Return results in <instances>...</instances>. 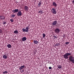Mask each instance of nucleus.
<instances>
[{
  "mask_svg": "<svg viewBox=\"0 0 74 74\" xmlns=\"http://www.w3.org/2000/svg\"><path fill=\"white\" fill-rule=\"evenodd\" d=\"M70 62L73 63H74V58L72 56H70L68 58Z\"/></svg>",
  "mask_w": 74,
  "mask_h": 74,
  "instance_id": "f257e3e1",
  "label": "nucleus"
},
{
  "mask_svg": "<svg viewBox=\"0 0 74 74\" xmlns=\"http://www.w3.org/2000/svg\"><path fill=\"white\" fill-rule=\"evenodd\" d=\"M54 32L55 33L59 34V33H60V29H59L57 28L55 29Z\"/></svg>",
  "mask_w": 74,
  "mask_h": 74,
  "instance_id": "f03ea898",
  "label": "nucleus"
},
{
  "mask_svg": "<svg viewBox=\"0 0 74 74\" xmlns=\"http://www.w3.org/2000/svg\"><path fill=\"white\" fill-rule=\"evenodd\" d=\"M23 32H29V27H27L25 28V29L23 28L22 29Z\"/></svg>",
  "mask_w": 74,
  "mask_h": 74,
  "instance_id": "7ed1b4c3",
  "label": "nucleus"
},
{
  "mask_svg": "<svg viewBox=\"0 0 74 74\" xmlns=\"http://www.w3.org/2000/svg\"><path fill=\"white\" fill-rule=\"evenodd\" d=\"M51 10L52 12L54 14H56V13H57V12H56V9L55 8H52Z\"/></svg>",
  "mask_w": 74,
  "mask_h": 74,
  "instance_id": "20e7f679",
  "label": "nucleus"
},
{
  "mask_svg": "<svg viewBox=\"0 0 74 74\" xmlns=\"http://www.w3.org/2000/svg\"><path fill=\"white\" fill-rule=\"evenodd\" d=\"M62 56L64 57V58L65 59H69V57L68 55L66 53H65L64 55H63Z\"/></svg>",
  "mask_w": 74,
  "mask_h": 74,
  "instance_id": "39448f33",
  "label": "nucleus"
},
{
  "mask_svg": "<svg viewBox=\"0 0 74 74\" xmlns=\"http://www.w3.org/2000/svg\"><path fill=\"white\" fill-rule=\"evenodd\" d=\"M16 15L17 16H22V12H21V11H18V12L16 14Z\"/></svg>",
  "mask_w": 74,
  "mask_h": 74,
  "instance_id": "423d86ee",
  "label": "nucleus"
},
{
  "mask_svg": "<svg viewBox=\"0 0 74 74\" xmlns=\"http://www.w3.org/2000/svg\"><path fill=\"white\" fill-rule=\"evenodd\" d=\"M57 24V21H55L53 22L52 23V25L53 26H56V25Z\"/></svg>",
  "mask_w": 74,
  "mask_h": 74,
  "instance_id": "0eeeda50",
  "label": "nucleus"
},
{
  "mask_svg": "<svg viewBox=\"0 0 74 74\" xmlns=\"http://www.w3.org/2000/svg\"><path fill=\"white\" fill-rule=\"evenodd\" d=\"M53 7H55V8H56V7H57V4H56V3L55 2H53L52 3V5Z\"/></svg>",
  "mask_w": 74,
  "mask_h": 74,
  "instance_id": "6e6552de",
  "label": "nucleus"
},
{
  "mask_svg": "<svg viewBox=\"0 0 74 74\" xmlns=\"http://www.w3.org/2000/svg\"><path fill=\"white\" fill-rule=\"evenodd\" d=\"M5 17L4 16L0 15V19L1 20H4L5 19Z\"/></svg>",
  "mask_w": 74,
  "mask_h": 74,
  "instance_id": "1a4fd4ad",
  "label": "nucleus"
},
{
  "mask_svg": "<svg viewBox=\"0 0 74 74\" xmlns=\"http://www.w3.org/2000/svg\"><path fill=\"white\" fill-rule=\"evenodd\" d=\"M22 41H26V40H27V38H26V37H24L22 38Z\"/></svg>",
  "mask_w": 74,
  "mask_h": 74,
  "instance_id": "9d476101",
  "label": "nucleus"
},
{
  "mask_svg": "<svg viewBox=\"0 0 74 74\" xmlns=\"http://www.w3.org/2000/svg\"><path fill=\"white\" fill-rule=\"evenodd\" d=\"M29 8H28V7L27 6H25L24 7V10L25 11H28V10Z\"/></svg>",
  "mask_w": 74,
  "mask_h": 74,
  "instance_id": "9b49d317",
  "label": "nucleus"
},
{
  "mask_svg": "<svg viewBox=\"0 0 74 74\" xmlns=\"http://www.w3.org/2000/svg\"><path fill=\"white\" fill-rule=\"evenodd\" d=\"M25 66L24 65H23V66H22L21 67L19 66V70H20L21 71V70H22V69H23V68L25 67Z\"/></svg>",
  "mask_w": 74,
  "mask_h": 74,
  "instance_id": "f8f14e48",
  "label": "nucleus"
},
{
  "mask_svg": "<svg viewBox=\"0 0 74 74\" xmlns=\"http://www.w3.org/2000/svg\"><path fill=\"white\" fill-rule=\"evenodd\" d=\"M34 43L35 44H37L38 43V42L37 40H34Z\"/></svg>",
  "mask_w": 74,
  "mask_h": 74,
  "instance_id": "ddd939ff",
  "label": "nucleus"
},
{
  "mask_svg": "<svg viewBox=\"0 0 74 74\" xmlns=\"http://www.w3.org/2000/svg\"><path fill=\"white\" fill-rule=\"evenodd\" d=\"M7 47L9 48H11V47H12V46L11 45V44H8L7 45Z\"/></svg>",
  "mask_w": 74,
  "mask_h": 74,
  "instance_id": "4468645a",
  "label": "nucleus"
},
{
  "mask_svg": "<svg viewBox=\"0 0 74 74\" xmlns=\"http://www.w3.org/2000/svg\"><path fill=\"white\" fill-rule=\"evenodd\" d=\"M66 54L67 55L69 56H72L71 55H72V53H66Z\"/></svg>",
  "mask_w": 74,
  "mask_h": 74,
  "instance_id": "2eb2a0df",
  "label": "nucleus"
},
{
  "mask_svg": "<svg viewBox=\"0 0 74 74\" xmlns=\"http://www.w3.org/2000/svg\"><path fill=\"white\" fill-rule=\"evenodd\" d=\"M41 5V1H40L38 4V7H40Z\"/></svg>",
  "mask_w": 74,
  "mask_h": 74,
  "instance_id": "dca6fc26",
  "label": "nucleus"
},
{
  "mask_svg": "<svg viewBox=\"0 0 74 74\" xmlns=\"http://www.w3.org/2000/svg\"><path fill=\"white\" fill-rule=\"evenodd\" d=\"M7 57H8L7 56H6L5 55L3 56V59H7Z\"/></svg>",
  "mask_w": 74,
  "mask_h": 74,
  "instance_id": "f3484780",
  "label": "nucleus"
},
{
  "mask_svg": "<svg viewBox=\"0 0 74 74\" xmlns=\"http://www.w3.org/2000/svg\"><path fill=\"white\" fill-rule=\"evenodd\" d=\"M14 34H18V31L16 30L14 32Z\"/></svg>",
  "mask_w": 74,
  "mask_h": 74,
  "instance_id": "a211bd4d",
  "label": "nucleus"
},
{
  "mask_svg": "<svg viewBox=\"0 0 74 74\" xmlns=\"http://www.w3.org/2000/svg\"><path fill=\"white\" fill-rule=\"evenodd\" d=\"M14 12H15V13L16 12H19V10H18V9H15Z\"/></svg>",
  "mask_w": 74,
  "mask_h": 74,
  "instance_id": "6ab92c4d",
  "label": "nucleus"
},
{
  "mask_svg": "<svg viewBox=\"0 0 74 74\" xmlns=\"http://www.w3.org/2000/svg\"><path fill=\"white\" fill-rule=\"evenodd\" d=\"M56 47H58L59 45H60L59 43H56L55 44Z\"/></svg>",
  "mask_w": 74,
  "mask_h": 74,
  "instance_id": "aec40b11",
  "label": "nucleus"
},
{
  "mask_svg": "<svg viewBox=\"0 0 74 74\" xmlns=\"http://www.w3.org/2000/svg\"><path fill=\"white\" fill-rule=\"evenodd\" d=\"M45 34L44 33H43L42 34V36H43V38H45Z\"/></svg>",
  "mask_w": 74,
  "mask_h": 74,
  "instance_id": "412c9836",
  "label": "nucleus"
},
{
  "mask_svg": "<svg viewBox=\"0 0 74 74\" xmlns=\"http://www.w3.org/2000/svg\"><path fill=\"white\" fill-rule=\"evenodd\" d=\"M58 67L59 69H60L62 68V66L61 65H59L58 66Z\"/></svg>",
  "mask_w": 74,
  "mask_h": 74,
  "instance_id": "4be33fe9",
  "label": "nucleus"
},
{
  "mask_svg": "<svg viewBox=\"0 0 74 74\" xmlns=\"http://www.w3.org/2000/svg\"><path fill=\"white\" fill-rule=\"evenodd\" d=\"M38 13H40L41 14H42V13H44V12H42V11L40 10L38 12Z\"/></svg>",
  "mask_w": 74,
  "mask_h": 74,
  "instance_id": "5701e85b",
  "label": "nucleus"
},
{
  "mask_svg": "<svg viewBox=\"0 0 74 74\" xmlns=\"http://www.w3.org/2000/svg\"><path fill=\"white\" fill-rule=\"evenodd\" d=\"M3 74H7L8 73V72L7 71H3Z\"/></svg>",
  "mask_w": 74,
  "mask_h": 74,
  "instance_id": "b1692460",
  "label": "nucleus"
},
{
  "mask_svg": "<svg viewBox=\"0 0 74 74\" xmlns=\"http://www.w3.org/2000/svg\"><path fill=\"white\" fill-rule=\"evenodd\" d=\"M11 16L12 18H14V17H15V16L14 14H12L11 15Z\"/></svg>",
  "mask_w": 74,
  "mask_h": 74,
  "instance_id": "393cba45",
  "label": "nucleus"
},
{
  "mask_svg": "<svg viewBox=\"0 0 74 74\" xmlns=\"http://www.w3.org/2000/svg\"><path fill=\"white\" fill-rule=\"evenodd\" d=\"M56 26L57 27H59V26H60V24H57L56 25Z\"/></svg>",
  "mask_w": 74,
  "mask_h": 74,
  "instance_id": "a878e982",
  "label": "nucleus"
},
{
  "mask_svg": "<svg viewBox=\"0 0 74 74\" xmlns=\"http://www.w3.org/2000/svg\"><path fill=\"white\" fill-rule=\"evenodd\" d=\"M10 21L11 22H14V20L12 19H11L10 20Z\"/></svg>",
  "mask_w": 74,
  "mask_h": 74,
  "instance_id": "bb28decb",
  "label": "nucleus"
},
{
  "mask_svg": "<svg viewBox=\"0 0 74 74\" xmlns=\"http://www.w3.org/2000/svg\"><path fill=\"white\" fill-rule=\"evenodd\" d=\"M2 33H3V31L1 29H0V33L1 34H2Z\"/></svg>",
  "mask_w": 74,
  "mask_h": 74,
  "instance_id": "cd10ccee",
  "label": "nucleus"
},
{
  "mask_svg": "<svg viewBox=\"0 0 74 74\" xmlns=\"http://www.w3.org/2000/svg\"><path fill=\"white\" fill-rule=\"evenodd\" d=\"M49 70H51V69H52V67L51 66H50L49 67Z\"/></svg>",
  "mask_w": 74,
  "mask_h": 74,
  "instance_id": "c85d7f7f",
  "label": "nucleus"
},
{
  "mask_svg": "<svg viewBox=\"0 0 74 74\" xmlns=\"http://www.w3.org/2000/svg\"><path fill=\"white\" fill-rule=\"evenodd\" d=\"M65 44H66V45L67 44H69V42H66L65 43Z\"/></svg>",
  "mask_w": 74,
  "mask_h": 74,
  "instance_id": "c756f323",
  "label": "nucleus"
},
{
  "mask_svg": "<svg viewBox=\"0 0 74 74\" xmlns=\"http://www.w3.org/2000/svg\"><path fill=\"white\" fill-rule=\"evenodd\" d=\"M12 12H13V13H15V10H12Z\"/></svg>",
  "mask_w": 74,
  "mask_h": 74,
  "instance_id": "7c9ffc66",
  "label": "nucleus"
},
{
  "mask_svg": "<svg viewBox=\"0 0 74 74\" xmlns=\"http://www.w3.org/2000/svg\"><path fill=\"white\" fill-rule=\"evenodd\" d=\"M24 71H24V70H23V69L22 71V72L21 73H23V72H24Z\"/></svg>",
  "mask_w": 74,
  "mask_h": 74,
  "instance_id": "2f4dec72",
  "label": "nucleus"
},
{
  "mask_svg": "<svg viewBox=\"0 0 74 74\" xmlns=\"http://www.w3.org/2000/svg\"><path fill=\"white\" fill-rule=\"evenodd\" d=\"M3 25H5V24H6V22H5L3 23Z\"/></svg>",
  "mask_w": 74,
  "mask_h": 74,
  "instance_id": "473e14b6",
  "label": "nucleus"
},
{
  "mask_svg": "<svg viewBox=\"0 0 74 74\" xmlns=\"http://www.w3.org/2000/svg\"><path fill=\"white\" fill-rule=\"evenodd\" d=\"M53 37L54 38H57V37H56V36H54Z\"/></svg>",
  "mask_w": 74,
  "mask_h": 74,
  "instance_id": "72a5a7b5",
  "label": "nucleus"
},
{
  "mask_svg": "<svg viewBox=\"0 0 74 74\" xmlns=\"http://www.w3.org/2000/svg\"><path fill=\"white\" fill-rule=\"evenodd\" d=\"M72 3L73 4H74V0L72 1Z\"/></svg>",
  "mask_w": 74,
  "mask_h": 74,
  "instance_id": "f704fd0d",
  "label": "nucleus"
},
{
  "mask_svg": "<svg viewBox=\"0 0 74 74\" xmlns=\"http://www.w3.org/2000/svg\"><path fill=\"white\" fill-rule=\"evenodd\" d=\"M17 3H18V2H17L16 3V4H17Z\"/></svg>",
  "mask_w": 74,
  "mask_h": 74,
  "instance_id": "c9c22d12",
  "label": "nucleus"
},
{
  "mask_svg": "<svg viewBox=\"0 0 74 74\" xmlns=\"http://www.w3.org/2000/svg\"><path fill=\"white\" fill-rule=\"evenodd\" d=\"M34 1H35V0H34Z\"/></svg>",
  "mask_w": 74,
  "mask_h": 74,
  "instance_id": "e433bc0d",
  "label": "nucleus"
}]
</instances>
